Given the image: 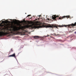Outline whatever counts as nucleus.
<instances>
[{"instance_id": "obj_1", "label": "nucleus", "mask_w": 76, "mask_h": 76, "mask_svg": "<svg viewBox=\"0 0 76 76\" xmlns=\"http://www.w3.org/2000/svg\"><path fill=\"white\" fill-rule=\"evenodd\" d=\"M36 26H34V24L32 25H28L27 24V25L23 26V35H25V33L26 32V31L24 29H26V28H29V29H34V28H58V27H63V26H59L58 25H57L56 24H48L47 25H41V24L39 23L36 24Z\"/></svg>"}, {"instance_id": "obj_2", "label": "nucleus", "mask_w": 76, "mask_h": 76, "mask_svg": "<svg viewBox=\"0 0 76 76\" xmlns=\"http://www.w3.org/2000/svg\"><path fill=\"white\" fill-rule=\"evenodd\" d=\"M10 33H12V32H4L0 31V37H3L6 35H7V34H10Z\"/></svg>"}, {"instance_id": "obj_3", "label": "nucleus", "mask_w": 76, "mask_h": 76, "mask_svg": "<svg viewBox=\"0 0 76 76\" xmlns=\"http://www.w3.org/2000/svg\"><path fill=\"white\" fill-rule=\"evenodd\" d=\"M76 26V22H75V23L74 24L72 23L71 24L65 26V27H67V26H68V28H72V27H73V26Z\"/></svg>"}, {"instance_id": "obj_4", "label": "nucleus", "mask_w": 76, "mask_h": 76, "mask_svg": "<svg viewBox=\"0 0 76 76\" xmlns=\"http://www.w3.org/2000/svg\"><path fill=\"white\" fill-rule=\"evenodd\" d=\"M52 19H54L55 20H56V18H58L59 16L58 15L57 16V15H53L52 16Z\"/></svg>"}, {"instance_id": "obj_5", "label": "nucleus", "mask_w": 76, "mask_h": 76, "mask_svg": "<svg viewBox=\"0 0 76 76\" xmlns=\"http://www.w3.org/2000/svg\"><path fill=\"white\" fill-rule=\"evenodd\" d=\"M70 18V16H69V15L66 16H64L63 17H62L61 18L60 17L59 19H63V18Z\"/></svg>"}, {"instance_id": "obj_6", "label": "nucleus", "mask_w": 76, "mask_h": 76, "mask_svg": "<svg viewBox=\"0 0 76 76\" xmlns=\"http://www.w3.org/2000/svg\"><path fill=\"white\" fill-rule=\"evenodd\" d=\"M14 57V58H16V55H15V53H14L13 54L11 55H10L8 56L9 57Z\"/></svg>"}, {"instance_id": "obj_7", "label": "nucleus", "mask_w": 76, "mask_h": 76, "mask_svg": "<svg viewBox=\"0 0 76 76\" xmlns=\"http://www.w3.org/2000/svg\"><path fill=\"white\" fill-rule=\"evenodd\" d=\"M34 38H39V37L38 36H34Z\"/></svg>"}, {"instance_id": "obj_8", "label": "nucleus", "mask_w": 76, "mask_h": 76, "mask_svg": "<svg viewBox=\"0 0 76 76\" xmlns=\"http://www.w3.org/2000/svg\"><path fill=\"white\" fill-rule=\"evenodd\" d=\"M24 24H23V25H25L26 23V22L25 20H24Z\"/></svg>"}, {"instance_id": "obj_9", "label": "nucleus", "mask_w": 76, "mask_h": 76, "mask_svg": "<svg viewBox=\"0 0 76 76\" xmlns=\"http://www.w3.org/2000/svg\"><path fill=\"white\" fill-rule=\"evenodd\" d=\"M3 25H4V26L5 28H6V26H7V24H4ZM4 25H6V26H4Z\"/></svg>"}, {"instance_id": "obj_10", "label": "nucleus", "mask_w": 76, "mask_h": 76, "mask_svg": "<svg viewBox=\"0 0 76 76\" xmlns=\"http://www.w3.org/2000/svg\"><path fill=\"white\" fill-rule=\"evenodd\" d=\"M55 36H59V35H60L59 34H55Z\"/></svg>"}, {"instance_id": "obj_11", "label": "nucleus", "mask_w": 76, "mask_h": 76, "mask_svg": "<svg viewBox=\"0 0 76 76\" xmlns=\"http://www.w3.org/2000/svg\"><path fill=\"white\" fill-rule=\"evenodd\" d=\"M17 21H18V22H19V23H20V21H19V20H17Z\"/></svg>"}, {"instance_id": "obj_12", "label": "nucleus", "mask_w": 76, "mask_h": 76, "mask_svg": "<svg viewBox=\"0 0 76 76\" xmlns=\"http://www.w3.org/2000/svg\"><path fill=\"white\" fill-rule=\"evenodd\" d=\"M31 15H28L27 16V17H29V16H31Z\"/></svg>"}, {"instance_id": "obj_13", "label": "nucleus", "mask_w": 76, "mask_h": 76, "mask_svg": "<svg viewBox=\"0 0 76 76\" xmlns=\"http://www.w3.org/2000/svg\"><path fill=\"white\" fill-rule=\"evenodd\" d=\"M2 24H0V26L2 27Z\"/></svg>"}, {"instance_id": "obj_14", "label": "nucleus", "mask_w": 76, "mask_h": 76, "mask_svg": "<svg viewBox=\"0 0 76 76\" xmlns=\"http://www.w3.org/2000/svg\"><path fill=\"white\" fill-rule=\"evenodd\" d=\"M75 34H76V31L74 32Z\"/></svg>"}, {"instance_id": "obj_15", "label": "nucleus", "mask_w": 76, "mask_h": 76, "mask_svg": "<svg viewBox=\"0 0 76 76\" xmlns=\"http://www.w3.org/2000/svg\"><path fill=\"white\" fill-rule=\"evenodd\" d=\"M11 51H13V50H12V49H11Z\"/></svg>"}, {"instance_id": "obj_16", "label": "nucleus", "mask_w": 76, "mask_h": 76, "mask_svg": "<svg viewBox=\"0 0 76 76\" xmlns=\"http://www.w3.org/2000/svg\"><path fill=\"white\" fill-rule=\"evenodd\" d=\"M32 18V17H31V18H30V19H31Z\"/></svg>"}, {"instance_id": "obj_17", "label": "nucleus", "mask_w": 76, "mask_h": 76, "mask_svg": "<svg viewBox=\"0 0 76 76\" xmlns=\"http://www.w3.org/2000/svg\"><path fill=\"white\" fill-rule=\"evenodd\" d=\"M13 22V21H11V22Z\"/></svg>"}, {"instance_id": "obj_18", "label": "nucleus", "mask_w": 76, "mask_h": 76, "mask_svg": "<svg viewBox=\"0 0 76 76\" xmlns=\"http://www.w3.org/2000/svg\"><path fill=\"white\" fill-rule=\"evenodd\" d=\"M10 20H12L10 19Z\"/></svg>"}, {"instance_id": "obj_19", "label": "nucleus", "mask_w": 76, "mask_h": 76, "mask_svg": "<svg viewBox=\"0 0 76 76\" xmlns=\"http://www.w3.org/2000/svg\"><path fill=\"white\" fill-rule=\"evenodd\" d=\"M3 22H5V21H3Z\"/></svg>"}, {"instance_id": "obj_20", "label": "nucleus", "mask_w": 76, "mask_h": 76, "mask_svg": "<svg viewBox=\"0 0 76 76\" xmlns=\"http://www.w3.org/2000/svg\"><path fill=\"white\" fill-rule=\"evenodd\" d=\"M16 20V21H17V20Z\"/></svg>"}, {"instance_id": "obj_21", "label": "nucleus", "mask_w": 76, "mask_h": 76, "mask_svg": "<svg viewBox=\"0 0 76 76\" xmlns=\"http://www.w3.org/2000/svg\"><path fill=\"white\" fill-rule=\"evenodd\" d=\"M39 16H40V15H39Z\"/></svg>"}, {"instance_id": "obj_22", "label": "nucleus", "mask_w": 76, "mask_h": 76, "mask_svg": "<svg viewBox=\"0 0 76 76\" xmlns=\"http://www.w3.org/2000/svg\"><path fill=\"white\" fill-rule=\"evenodd\" d=\"M48 20H49V19H48Z\"/></svg>"}, {"instance_id": "obj_23", "label": "nucleus", "mask_w": 76, "mask_h": 76, "mask_svg": "<svg viewBox=\"0 0 76 76\" xmlns=\"http://www.w3.org/2000/svg\"><path fill=\"white\" fill-rule=\"evenodd\" d=\"M48 36H49V35H48Z\"/></svg>"}]
</instances>
